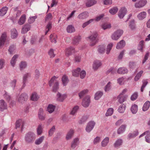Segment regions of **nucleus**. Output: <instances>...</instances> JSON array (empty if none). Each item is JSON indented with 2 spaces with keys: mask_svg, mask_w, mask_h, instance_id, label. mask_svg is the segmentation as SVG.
Segmentation results:
<instances>
[{
  "mask_svg": "<svg viewBox=\"0 0 150 150\" xmlns=\"http://www.w3.org/2000/svg\"><path fill=\"white\" fill-rule=\"evenodd\" d=\"M36 138L35 134L32 132L27 133L25 136V140L26 143L28 144L33 143Z\"/></svg>",
  "mask_w": 150,
  "mask_h": 150,
  "instance_id": "nucleus-1",
  "label": "nucleus"
},
{
  "mask_svg": "<svg viewBox=\"0 0 150 150\" xmlns=\"http://www.w3.org/2000/svg\"><path fill=\"white\" fill-rule=\"evenodd\" d=\"M98 36V33L96 32H95L88 37L89 39V45L91 46H94L98 42V40L97 38Z\"/></svg>",
  "mask_w": 150,
  "mask_h": 150,
  "instance_id": "nucleus-2",
  "label": "nucleus"
},
{
  "mask_svg": "<svg viewBox=\"0 0 150 150\" xmlns=\"http://www.w3.org/2000/svg\"><path fill=\"white\" fill-rule=\"evenodd\" d=\"M56 77L53 76L49 81V84L50 86L52 85V83H54L52 87V91L54 92H56L59 88V83L58 81H55Z\"/></svg>",
  "mask_w": 150,
  "mask_h": 150,
  "instance_id": "nucleus-3",
  "label": "nucleus"
},
{
  "mask_svg": "<svg viewBox=\"0 0 150 150\" xmlns=\"http://www.w3.org/2000/svg\"><path fill=\"white\" fill-rule=\"evenodd\" d=\"M123 31L120 29L117 30L114 32L111 36L112 39L115 40H117L123 34Z\"/></svg>",
  "mask_w": 150,
  "mask_h": 150,
  "instance_id": "nucleus-4",
  "label": "nucleus"
},
{
  "mask_svg": "<svg viewBox=\"0 0 150 150\" xmlns=\"http://www.w3.org/2000/svg\"><path fill=\"white\" fill-rule=\"evenodd\" d=\"M147 3L146 0H139L134 4V6L136 8H140L144 7Z\"/></svg>",
  "mask_w": 150,
  "mask_h": 150,
  "instance_id": "nucleus-5",
  "label": "nucleus"
},
{
  "mask_svg": "<svg viewBox=\"0 0 150 150\" xmlns=\"http://www.w3.org/2000/svg\"><path fill=\"white\" fill-rule=\"evenodd\" d=\"M28 98V95L25 93H23L19 96L18 98V100L19 103H23L27 100Z\"/></svg>",
  "mask_w": 150,
  "mask_h": 150,
  "instance_id": "nucleus-6",
  "label": "nucleus"
},
{
  "mask_svg": "<svg viewBox=\"0 0 150 150\" xmlns=\"http://www.w3.org/2000/svg\"><path fill=\"white\" fill-rule=\"evenodd\" d=\"M96 123L94 121H90L87 124L86 128V131L88 132H90L94 128Z\"/></svg>",
  "mask_w": 150,
  "mask_h": 150,
  "instance_id": "nucleus-7",
  "label": "nucleus"
},
{
  "mask_svg": "<svg viewBox=\"0 0 150 150\" xmlns=\"http://www.w3.org/2000/svg\"><path fill=\"white\" fill-rule=\"evenodd\" d=\"M127 12V9L125 7L121 8L118 13V17L120 19L123 18L126 14Z\"/></svg>",
  "mask_w": 150,
  "mask_h": 150,
  "instance_id": "nucleus-8",
  "label": "nucleus"
},
{
  "mask_svg": "<svg viewBox=\"0 0 150 150\" xmlns=\"http://www.w3.org/2000/svg\"><path fill=\"white\" fill-rule=\"evenodd\" d=\"M90 103V97L89 96H87L83 99L82 103V105L84 107H88Z\"/></svg>",
  "mask_w": 150,
  "mask_h": 150,
  "instance_id": "nucleus-9",
  "label": "nucleus"
},
{
  "mask_svg": "<svg viewBox=\"0 0 150 150\" xmlns=\"http://www.w3.org/2000/svg\"><path fill=\"white\" fill-rule=\"evenodd\" d=\"M96 0H86L85 4L86 7H91L97 3Z\"/></svg>",
  "mask_w": 150,
  "mask_h": 150,
  "instance_id": "nucleus-10",
  "label": "nucleus"
},
{
  "mask_svg": "<svg viewBox=\"0 0 150 150\" xmlns=\"http://www.w3.org/2000/svg\"><path fill=\"white\" fill-rule=\"evenodd\" d=\"M31 28V25L28 24H25L23 27L21 33L23 34H25Z\"/></svg>",
  "mask_w": 150,
  "mask_h": 150,
  "instance_id": "nucleus-11",
  "label": "nucleus"
},
{
  "mask_svg": "<svg viewBox=\"0 0 150 150\" xmlns=\"http://www.w3.org/2000/svg\"><path fill=\"white\" fill-rule=\"evenodd\" d=\"M6 40V35L5 33H3L2 34L0 38V48L2 46L4 45L5 42Z\"/></svg>",
  "mask_w": 150,
  "mask_h": 150,
  "instance_id": "nucleus-12",
  "label": "nucleus"
},
{
  "mask_svg": "<svg viewBox=\"0 0 150 150\" xmlns=\"http://www.w3.org/2000/svg\"><path fill=\"white\" fill-rule=\"evenodd\" d=\"M30 76V74L29 73H27L24 75L23 78V85L22 87V89L24 88L26 86V83L27 81L28 78Z\"/></svg>",
  "mask_w": 150,
  "mask_h": 150,
  "instance_id": "nucleus-13",
  "label": "nucleus"
},
{
  "mask_svg": "<svg viewBox=\"0 0 150 150\" xmlns=\"http://www.w3.org/2000/svg\"><path fill=\"white\" fill-rule=\"evenodd\" d=\"M67 97L66 94H62L59 92H58L57 95V100L60 102L63 101Z\"/></svg>",
  "mask_w": 150,
  "mask_h": 150,
  "instance_id": "nucleus-14",
  "label": "nucleus"
},
{
  "mask_svg": "<svg viewBox=\"0 0 150 150\" xmlns=\"http://www.w3.org/2000/svg\"><path fill=\"white\" fill-rule=\"evenodd\" d=\"M89 16V13L88 12L85 11L79 14L78 16V18L80 19H85L88 17Z\"/></svg>",
  "mask_w": 150,
  "mask_h": 150,
  "instance_id": "nucleus-15",
  "label": "nucleus"
},
{
  "mask_svg": "<svg viewBox=\"0 0 150 150\" xmlns=\"http://www.w3.org/2000/svg\"><path fill=\"white\" fill-rule=\"evenodd\" d=\"M7 108V105L4 100H0V110L3 111Z\"/></svg>",
  "mask_w": 150,
  "mask_h": 150,
  "instance_id": "nucleus-16",
  "label": "nucleus"
},
{
  "mask_svg": "<svg viewBox=\"0 0 150 150\" xmlns=\"http://www.w3.org/2000/svg\"><path fill=\"white\" fill-rule=\"evenodd\" d=\"M38 117L39 119L41 120H44L45 119V115L43 114V109L40 108L38 112Z\"/></svg>",
  "mask_w": 150,
  "mask_h": 150,
  "instance_id": "nucleus-17",
  "label": "nucleus"
},
{
  "mask_svg": "<svg viewBox=\"0 0 150 150\" xmlns=\"http://www.w3.org/2000/svg\"><path fill=\"white\" fill-rule=\"evenodd\" d=\"M75 51V48L74 47H70L66 49V54L67 56H69L74 53Z\"/></svg>",
  "mask_w": 150,
  "mask_h": 150,
  "instance_id": "nucleus-18",
  "label": "nucleus"
},
{
  "mask_svg": "<svg viewBox=\"0 0 150 150\" xmlns=\"http://www.w3.org/2000/svg\"><path fill=\"white\" fill-rule=\"evenodd\" d=\"M101 65V63L99 60H96L94 61L93 64V69L94 70H97Z\"/></svg>",
  "mask_w": 150,
  "mask_h": 150,
  "instance_id": "nucleus-19",
  "label": "nucleus"
},
{
  "mask_svg": "<svg viewBox=\"0 0 150 150\" xmlns=\"http://www.w3.org/2000/svg\"><path fill=\"white\" fill-rule=\"evenodd\" d=\"M146 13L145 11H142L139 13L137 15V17L139 20H142L146 18Z\"/></svg>",
  "mask_w": 150,
  "mask_h": 150,
  "instance_id": "nucleus-20",
  "label": "nucleus"
},
{
  "mask_svg": "<svg viewBox=\"0 0 150 150\" xmlns=\"http://www.w3.org/2000/svg\"><path fill=\"white\" fill-rule=\"evenodd\" d=\"M125 45V41L123 40H122L117 43L116 48L117 49H120L124 47Z\"/></svg>",
  "mask_w": 150,
  "mask_h": 150,
  "instance_id": "nucleus-21",
  "label": "nucleus"
},
{
  "mask_svg": "<svg viewBox=\"0 0 150 150\" xmlns=\"http://www.w3.org/2000/svg\"><path fill=\"white\" fill-rule=\"evenodd\" d=\"M128 72V69L127 68L125 67L119 68L117 71L118 73L120 74H126Z\"/></svg>",
  "mask_w": 150,
  "mask_h": 150,
  "instance_id": "nucleus-22",
  "label": "nucleus"
},
{
  "mask_svg": "<svg viewBox=\"0 0 150 150\" xmlns=\"http://www.w3.org/2000/svg\"><path fill=\"white\" fill-rule=\"evenodd\" d=\"M81 40V37L80 36H77L74 37L73 41L72 43L74 45H77L79 44Z\"/></svg>",
  "mask_w": 150,
  "mask_h": 150,
  "instance_id": "nucleus-23",
  "label": "nucleus"
},
{
  "mask_svg": "<svg viewBox=\"0 0 150 150\" xmlns=\"http://www.w3.org/2000/svg\"><path fill=\"white\" fill-rule=\"evenodd\" d=\"M62 83L64 86H66L69 81L68 78L65 75H64L62 79Z\"/></svg>",
  "mask_w": 150,
  "mask_h": 150,
  "instance_id": "nucleus-24",
  "label": "nucleus"
},
{
  "mask_svg": "<svg viewBox=\"0 0 150 150\" xmlns=\"http://www.w3.org/2000/svg\"><path fill=\"white\" fill-rule=\"evenodd\" d=\"M127 98L126 96H122L120 94L118 96V101L120 103H122L126 100Z\"/></svg>",
  "mask_w": 150,
  "mask_h": 150,
  "instance_id": "nucleus-25",
  "label": "nucleus"
},
{
  "mask_svg": "<svg viewBox=\"0 0 150 150\" xmlns=\"http://www.w3.org/2000/svg\"><path fill=\"white\" fill-rule=\"evenodd\" d=\"M127 125H122L118 129L117 132L118 134H120L124 132L125 130Z\"/></svg>",
  "mask_w": 150,
  "mask_h": 150,
  "instance_id": "nucleus-26",
  "label": "nucleus"
},
{
  "mask_svg": "<svg viewBox=\"0 0 150 150\" xmlns=\"http://www.w3.org/2000/svg\"><path fill=\"white\" fill-rule=\"evenodd\" d=\"M8 8L5 6L2 7L0 9V16H3L6 13L8 10Z\"/></svg>",
  "mask_w": 150,
  "mask_h": 150,
  "instance_id": "nucleus-27",
  "label": "nucleus"
},
{
  "mask_svg": "<svg viewBox=\"0 0 150 150\" xmlns=\"http://www.w3.org/2000/svg\"><path fill=\"white\" fill-rule=\"evenodd\" d=\"M18 35V32L15 28H13L11 30V37L12 38H16Z\"/></svg>",
  "mask_w": 150,
  "mask_h": 150,
  "instance_id": "nucleus-28",
  "label": "nucleus"
},
{
  "mask_svg": "<svg viewBox=\"0 0 150 150\" xmlns=\"http://www.w3.org/2000/svg\"><path fill=\"white\" fill-rule=\"evenodd\" d=\"M105 47L104 45H100L98 47V51L100 54L103 53L105 50Z\"/></svg>",
  "mask_w": 150,
  "mask_h": 150,
  "instance_id": "nucleus-29",
  "label": "nucleus"
},
{
  "mask_svg": "<svg viewBox=\"0 0 150 150\" xmlns=\"http://www.w3.org/2000/svg\"><path fill=\"white\" fill-rule=\"evenodd\" d=\"M25 15H22L18 21V24L20 25L23 24L25 22Z\"/></svg>",
  "mask_w": 150,
  "mask_h": 150,
  "instance_id": "nucleus-30",
  "label": "nucleus"
},
{
  "mask_svg": "<svg viewBox=\"0 0 150 150\" xmlns=\"http://www.w3.org/2000/svg\"><path fill=\"white\" fill-rule=\"evenodd\" d=\"M56 106L52 104H49L47 108V111L49 113H51L54 112Z\"/></svg>",
  "mask_w": 150,
  "mask_h": 150,
  "instance_id": "nucleus-31",
  "label": "nucleus"
},
{
  "mask_svg": "<svg viewBox=\"0 0 150 150\" xmlns=\"http://www.w3.org/2000/svg\"><path fill=\"white\" fill-rule=\"evenodd\" d=\"M79 139L78 138H76L74 139L73 141L71 143V147L73 149H74L79 144Z\"/></svg>",
  "mask_w": 150,
  "mask_h": 150,
  "instance_id": "nucleus-32",
  "label": "nucleus"
},
{
  "mask_svg": "<svg viewBox=\"0 0 150 150\" xmlns=\"http://www.w3.org/2000/svg\"><path fill=\"white\" fill-rule=\"evenodd\" d=\"M139 134L138 131L137 130L134 131L132 133H129L128 135V137L129 139L134 138L138 135Z\"/></svg>",
  "mask_w": 150,
  "mask_h": 150,
  "instance_id": "nucleus-33",
  "label": "nucleus"
},
{
  "mask_svg": "<svg viewBox=\"0 0 150 150\" xmlns=\"http://www.w3.org/2000/svg\"><path fill=\"white\" fill-rule=\"evenodd\" d=\"M150 105V102L149 101H147L144 104L142 108V110L145 111L148 110Z\"/></svg>",
  "mask_w": 150,
  "mask_h": 150,
  "instance_id": "nucleus-34",
  "label": "nucleus"
},
{
  "mask_svg": "<svg viewBox=\"0 0 150 150\" xmlns=\"http://www.w3.org/2000/svg\"><path fill=\"white\" fill-rule=\"evenodd\" d=\"M39 97L37 93L36 92H34L32 94L31 97V99L33 101H37Z\"/></svg>",
  "mask_w": 150,
  "mask_h": 150,
  "instance_id": "nucleus-35",
  "label": "nucleus"
},
{
  "mask_svg": "<svg viewBox=\"0 0 150 150\" xmlns=\"http://www.w3.org/2000/svg\"><path fill=\"white\" fill-rule=\"evenodd\" d=\"M131 110L133 114H136L138 110L137 105L135 104L132 105L131 108Z\"/></svg>",
  "mask_w": 150,
  "mask_h": 150,
  "instance_id": "nucleus-36",
  "label": "nucleus"
},
{
  "mask_svg": "<svg viewBox=\"0 0 150 150\" xmlns=\"http://www.w3.org/2000/svg\"><path fill=\"white\" fill-rule=\"evenodd\" d=\"M56 130L55 126H53L49 130L48 132V136L51 137L54 134Z\"/></svg>",
  "mask_w": 150,
  "mask_h": 150,
  "instance_id": "nucleus-37",
  "label": "nucleus"
},
{
  "mask_svg": "<svg viewBox=\"0 0 150 150\" xmlns=\"http://www.w3.org/2000/svg\"><path fill=\"white\" fill-rule=\"evenodd\" d=\"M74 130L72 129H71L69 132H68L66 137V138L67 140L71 139L74 134Z\"/></svg>",
  "mask_w": 150,
  "mask_h": 150,
  "instance_id": "nucleus-38",
  "label": "nucleus"
},
{
  "mask_svg": "<svg viewBox=\"0 0 150 150\" xmlns=\"http://www.w3.org/2000/svg\"><path fill=\"white\" fill-rule=\"evenodd\" d=\"M81 70L80 68H78L76 69L73 70L72 71L73 76L78 77L79 75V72L81 71Z\"/></svg>",
  "mask_w": 150,
  "mask_h": 150,
  "instance_id": "nucleus-39",
  "label": "nucleus"
},
{
  "mask_svg": "<svg viewBox=\"0 0 150 150\" xmlns=\"http://www.w3.org/2000/svg\"><path fill=\"white\" fill-rule=\"evenodd\" d=\"M103 93L102 92L99 91L95 94V99L96 100H98L103 96Z\"/></svg>",
  "mask_w": 150,
  "mask_h": 150,
  "instance_id": "nucleus-40",
  "label": "nucleus"
},
{
  "mask_svg": "<svg viewBox=\"0 0 150 150\" xmlns=\"http://www.w3.org/2000/svg\"><path fill=\"white\" fill-rule=\"evenodd\" d=\"M45 138L44 136H42L38 139H37L35 142V144L36 145H39L43 141Z\"/></svg>",
  "mask_w": 150,
  "mask_h": 150,
  "instance_id": "nucleus-41",
  "label": "nucleus"
},
{
  "mask_svg": "<svg viewBox=\"0 0 150 150\" xmlns=\"http://www.w3.org/2000/svg\"><path fill=\"white\" fill-rule=\"evenodd\" d=\"M109 141V138L108 137L105 138L102 142L101 143V146L103 147H105L108 144Z\"/></svg>",
  "mask_w": 150,
  "mask_h": 150,
  "instance_id": "nucleus-42",
  "label": "nucleus"
},
{
  "mask_svg": "<svg viewBox=\"0 0 150 150\" xmlns=\"http://www.w3.org/2000/svg\"><path fill=\"white\" fill-rule=\"evenodd\" d=\"M129 27L132 30H133L135 29L136 25L134 20H132L130 22L129 24Z\"/></svg>",
  "mask_w": 150,
  "mask_h": 150,
  "instance_id": "nucleus-43",
  "label": "nucleus"
},
{
  "mask_svg": "<svg viewBox=\"0 0 150 150\" xmlns=\"http://www.w3.org/2000/svg\"><path fill=\"white\" fill-rule=\"evenodd\" d=\"M18 55L16 54L14 55L12 58L11 61V64L13 67L14 66L16 60V59L18 58Z\"/></svg>",
  "mask_w": 150,
  "mask_h": 150,
  "instance_id": "nucleus-44",
  "label": "nucleus"
},
{
  "mask_svg": "<svg viewBox=\"0 0 150 150\" xmlns=\"http://www.w3.org/2000/svg\"><path fill=\"white\" fill-rule=\"evenodd\" d=\"M144 42L143 40L141 41L138 45L137 49L139 50L141 52H143V49L144 46Z\"/></svg>",
  "mask_w": 150,
  "mask_h": 150,
  "instance_id": "nucleus-45",
  "label": "nucleus"
},
{
  "mask_svg": "<svg viewBox=\"0 0 150 150\" xmlns=\"http://www.w3.org/2000/svg\"><path fill=\"white\" fill-rule=\"evenodd\" d=\"M125 109V105L124 104H121L119 107L118 111L119 112L122 113L124 112Z\"/></svg>",
  "mask_w": 150,
  "mask_h": 150,
  "instance_id": "nucleus-46",
  "label": "nucleus"
},
{
  "mask_svg": "<svg viewBox=\"0 0 150 150\" xmlns=\"http://www.w3.org/2000/svg\"><path fill=\"white\" fill-rule=\"evenodd\" d=\"M67 32L69 33H72L75 31L74 28L71 25H70L68 26L67 28Z\"/></svg>",
  "mask_w": 150,
  "mask_h": 150,
  "instance_id": "nucleus-47",
  "label": "nucleus"
},
{
  "mask_svg": "<svg viewBox=\"0 0 150 150\" xmlns=\"http://www.w3.org/2000/svg\"><path fill=\"white\" fill-rule=\"evenodd\" d=\"M88 115H85L83 116L79 121V123L80 124H82L86 122L88 118Z\"/></svg>",
  "mask_w": 150,
  "mask_h": 150,
  "instance_id": "nucleus-48",
  "label": "nucleus"
},
{
  "mask_svg": "<svg viewBox=\"0 0 150 150\" xmlns=\"http://www.w3.org/2000/svg\"><path fill=\"white\" fill-rule=\"evenodd\" d=\"M15 49L16 46L14 45H12L9 46L8 51L10 54H13Z\"/></svg>",
  "mask_w": 150,
  "mask_h": 150,
  "instance_id": "nucleus-49",
  "label": "nucleus"
},
{
  "mask_svg": "<svg viewBox=\"0 0 150 150\" xmlns=\"http://www.w3.org/2000/svg\"><path fill=\"white\" fill-rule=\"evenodd\" d=\"M122 142V140L121 139H119L116 141L114 144V146L115 147H117L121 145Z\"/></svg>",
  "mask_w": 150,
  "mask_h": 150,
  "instance_id": "nucleus-50",
  "label": "nucleus"
},
{
  "mask_svg": "<svg viewBox=\"0 0 150 150\" xmlns=\"http://www.w3.org/2000/svg\"><path fill=\"white\" fill-rule=\"evenodd\" d=\"M143 73V71L141 70L137 73L134 78V80L136 81L138 80L142 76Z\"/></svg>",
  "mask_w": 150,
  "mask_h": 150,
  "instance_id": "nucleus-51",
  "label": "nucleus"
},
{
  "mask_svg": "<svg viewBox=\"0 0 150 150\" xmlns=\"http://www.w3.org/2000/svg\"><path fill=\"white\" fill-rule=\"evenodd\" d=\"M118 11V9L117 7H114L111 8L109 10V12L112 15L116 13Z\"/></svg>",
  "mask_w": 150,
  "mask_h": 150,
  "instance_id": "nucleus-52",
  "label": "nucleus"
},
{
  "mask_svg": "<svg viewBox=\"0 0 150 150\" xmlns=\"http://www.w3.org/2000/svg\"><path fill=\"white\" fill-rule=\"evenodd\" d=\"M50 39L51 42L56 43L57 42L56 39L57 38V36L56 35H54L51 34L50 35Z\"/></svg>",
  "mask_w": 150,
  "mask_h": 150,
  "instance_id": "nucleus-53",
  "label": "nucleus"
},
{
  "mask_svg": "<svg viewBox=\"0 0 150 150\" xmlns=\"http://www.w3.org/2000/svg\"><path fill=\"white\" fill-rule=\"evenodd\" d=\"M142 82L143 84L141 88V91L142 92H143V91L144 88L146 87L148 83L147 81L146 80L144 79L142 80Z\"/></svg>",
  "mask_w": 150,
  "mask_h": 150,
  "instance_id": "nucleus-54",
  "label": "nucleus"
},
{
  "mask_svg": "<svg viewBox=\"0 0 150 150\" xmlns=\"http://www.w3.org/2000/svg\"><path fill=\"white\" fill-rule=\"evenodd\" d=\"M113 109L112 108H109L107 110V112L105 114V115L106 116L111 115L113 114Z\"/></svg>",
  "mask_w": 150,
  "mask_h": 150,
  "instance_id": "nucleus-55",
  "label": "nucleus"
},
{
  "mask_svg": "<svg viewBox=\"0 0 150 150\" xmlns=\"http://www.w3.org/2000/svg\"><path fill=\"white\" fill-rule=\"evenodd\" d=\"M111 27L110 24H108L107 23H105L101 26L102 28L104 30L109 29L111 28Z\"/></svg>",
  "mask_w": 150,
  "mask_h": 150,
  "instance_id": "nucleus-56",
  "label": "nucleus"
},
{
  "mask_svg": "<svg viewBox=\"0 0 150 150\" xmlns=\"http://www.w3.org/2000/svg\"><path fill=\"white\" fill-rule=\"evenodd\" d=\"M88 91L87 89L81 91L79 94L80 98H82L85 94L88 93Z\"/></svg>",
  "mask_w": 150,
  "mask_h": 150,
  "instance_id": "nucleus-57",
  "label": "nucleus"
},
{
  "mask_svg": "<svg viewBox=\"0 0 150 150\" xmlns=\"http://www.w3.org/2000/svg\"><path fill=\"white\" fill-rule=\"evenodd\" d=\"M27 66V64L26 62H22L19 65V67L21 70H22L25 68Z\"/></svg>",
  "mask_w": 150,
  "mask_h": 150,
  "instance_id": "nucleus-58",
  "label": "nucleus"
},
{
  "mask_svg": "<svg viewBox=\"0 0 150 150\" xmlns=\"http://www.w3.org/2000/svg\"><path fill=\"white\" fill-rule=\"evenodd\" d=\"M42 129L41 125H39L37 129V134L38 135H40L42 132Z\"/></svg>",
  "mask_w": 150,
  "mask_h": 150,
  "instance_id": "nucleus-59",
  "label": "nucleus"
},
{
  "mask_svg": "<svg viewBox=\"0 0 150 150\" xmlns=\"http://www.w3.org/2000/svg\"><path fill=\"white\" fill-rule=\"evenodd\" d=\"M113 46L112 43H110L107 46L106 54H108L111 50Z\"/></svg>",
  "mask_w": 150,
  "mask_h": 150,
  "instance_id": "nucleus-60",
  "label": "nucleus"
},
{
  "mask_svg": "<svg viewBox=\"0 0 150 150\" xmlns=\"http://www.w3.org/2000/svg\"><path fill=\"white\" fill-rule=\"evenodd\" d=\"M37 18V16L32 17H30L28 19V21L29 23L31 24L33 23L35 21V19Z\"/></svg>",
  "mask_w": 150,
  "mask_h": 150,
  "instance_id": "nucleus-61",
  "label": "nucleus"
},
{
  "mask_svg": "<svg viewBox=\"0 0 150 150\" xmlns=\"http://www.w3.org/2000/svg\"><path fill=\"white\" fill-rule=\"evenodd\" d=\"M94 20V19H91L88 21H87L84 23L82 25V27L84 28L86 27L87 25L90 24L91 22H93Z\"/></svg>",
  "mask_w": 150,
  "mask_h": 150,
  "instance_id": "nucleus-62",
  "label": "nucleus"
},
{
  "mask_svg": "<svg viewBox=\"0 0 150 150\" xmlns=\"http://www.w3.org/2000/svg\"><path fill=\"white\" fill-rule=\"evenodd\" d=\"M138 96L137 93L135 92L131 96L130 99L132 100H134L137 98Z\"/></svg>",
  "mask_w": 150,
  "mask_h": 150,
  "instance_id": "nucleus-63",
  "label": "nucleus"
},
{
  "mask_svg": "<svg viewBox=\"0 0 150 150\" xmlns=\"http://www.w3.org/2000/svg\"><path fill=\"white\" fill-rule=\"evenodd\" d=\"M111 83L109 82L105 87L104 90L105 91H109L111 88Z\"/></svg>",
  "mask_w": 150,
  "mask_h": 150,
  "instance_id": "nucleus-64",
  "label": "nucleus"
}]
</instances>
